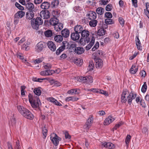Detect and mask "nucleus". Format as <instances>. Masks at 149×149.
<instances>
[{
  "label": "nucleus",
  "mask_w": 149,
  "mask_h": 149,
  "mask_svg": "<svg viewBox=\"0 0 149 149\" xmlns=\"http://www.w3.org/2000/svg\"><path fill=\"white\" fill-rule=\"evenodd\" d=\"M132 5L135 8H136L138 7L137 5V0H132Z\"/></svg>",
  "instance_id": "4d7b16f0"
},
{
  "label": "nucleus",
  "mask_w": 149,
  "mask_h": 149,
  "mask_svg": "<svg viewBox=\"0 0 149 149\" xmlns=\"http://www.w3.org/2000/svg\"><path fill=\"white\" fill-rule=\"evenodd\" d=\"M47 47V43L42 41H40L38 43L36 46V51L38 52L42 51Z\"/></svg>",
  "instance_id": "0eeeda50"
},
{
  "label": "nucleus",
  "mask_w": 149,
  "mask_h": 149,
  "mask_svg": "<svg viewBox=\"0 0 149 149\" xmlns=\"http://www.w3.org/2000/svg\"><path fill=\"white\" fill-rule=\"evenodd\" d=\"M47 130L46 129V127L45 126L42 128V134L44 136L43 137V138L45 139L47 135Z\"/></svg>",
  "instance_id": "79ce46f5"
},
{
  "label": "nucleus",
  "mask_w": 149,
  "mask_h": 149,
  "mask_svg": "<svg viewBox=\"0 0 149 149\" xmlns=\"http://www.w3.org/2000/svg\"><path fill=\"white\" fill-rule=\"evenodd\" d=\"M131 138V136L130 135H127L125 141L127 145L128 144Z\"/></svg>",
  "instance_id": "09e8293b"
},
{
  "label": "nucleus",
  "mask_w": 149,
  "mask_h": 149,
  "mask_svg": "<svg viewBox=\"0 0 149 149\" xmlns=\"http://www.w3.org/2000/svg\"><path fill=\"white\" fill-rule=\"evenodd\" d=\"M96 62L95 67L96 68H101L103 65V61L100 58L97 57L94 58Z\"/></svg>",
  "instance_id": "9d476101"
},
{
  "label": "nucleus",
  "mask_w": 149,
  "mask_h": 149,
  "mask_svg": "<svg viewBox=\"0 0 149 149\" xmlns=\"http://www.w3.org/2000/svg\"><path fill=\"white\" fill-rule=\"evenodd\" d=\"M97 23V21L95 19L91 20L89 22V25L91 26L95 27V26Z\"/></svg>",
  "instance_id": "f704fd0d"
},
{
  "label": "nucleus",
  "mask_w": 149,
  "mask_h": 149,
  "mask_svg": "<svg viewBox=\"0 0 149 149\" xmlns=\"http://www.w3.org/2000/svg\"><path fill=\"white\" fill-rule=\"evenodd\" d=\"M44 68L46 69H49L52 68V65L49 63H47V64L44 65Z\"/></svg>",
  "instance_id": "5fc2aeb1"
},
{
  "label": "nucleus",
  "mask_w": 149,
  "mask_h": 149,
  "mask_svg": "<svg viewBox=\"0 0 149 149\" xmlns=\"http://www.w3.org/2000/svg\"><path fill=\"white\" fill-rule=\"evenodd\" d=\"M65 135V139H70L71 138L68 132L66 131L64 133Z\"/></svg>",
  "instance_id": "680f3d73"
},
{
  "label": "nucleus",
  "mask_w": 149,
  "mask_h": 149,
  "mask_svg": "<svg viewBox=\"0 0 149 149\" xmlns=\"http://www.w3.org/2000/svg\"><path fill=\"white\" fill-rule=\"evenodd\" d=\"M140 104L142 106L143 108H145L146 107V105L144 102V100L142 99L140 100Z\"/></svg>",
  "instance_id": "864d4df0"
},
{
  "label": "nucleus",
  "mask_w": 149,
  "mask_h": 149,
  "mask_svg": "<svg viewBox=\"0 0 149 149\" xmlns=\"http://www.w3.org/2000/svg\"><path fill=\"white\" fill-rule=\"evenodd\" d=\"M138 68L135 65H133L130 69V72L133 74H135L137 72Z\"/></svg>",
  "instance_id": "c9c22d12"
},
{
  "label": "nucleus",
  "mask_w": 149,
  "mask_h": 149,
  "mask_svg": "<svg viewBox=\"0 0 149 149\" xmlns=\"http://www.w3.org/2000/svg\"><path fill=\"white\" fill-rule=\"evenodd\" d=\"M113 36L115 38L118 39L119 37V33L116 32L113 34Z\"/></svg>",
  "instance_id": "0e129e2a"
},
{
  "label": "nucleus",
  "mask_w": 149,
  "mask_h": 149,
  "mask_svg": "<svg viewBox=\"0 0 149 149\" xmlns=\"http://www.w3.org/2000/svg\"><path fill=\"white\" fill-rule=\"evenodd\" d=\"M112 5L111 4L107 5L106 7V10L107 11H110L112 8Z\"/></svg>",
  "instance_id": "8fccbe9b"
},
{
  "label": "nucleus",
  "mask_w": 149,
  "mask_h": 149,
  "mask_svg": "<svg viewBox=\"0 0 149 149\" xmlns=\"http://www.w3.org/2000/svg\"><path fill=\"white\" fill-rule=\"evenodd\" d=\"M135 42L136 47L139 50H141L142 47L141 45V43L138 36L136 37Z\"/></svg>",
  "instance_id": "4be33fe9"
},
{
  "label": "nucleus",
  "mask_w": 149,
  "mask_h": 149,
  "mask_svg": "<svg viewBox=\"0 0 149 149\" xmlns=\"http://www.w3.org/2000/svg\"><path fill=\"white\" fill-rule=\"evenodd\" d=\"M53 134L54 135V137L52 138V136H51L50 139L55 146H57L58 145L59 141L61 140V138L55 134Z\"/></svg>",
  "instance_id": "6e6552de"
},
{
  "label": "nucleus",
  "mask_w": 149,
  "mask_h": 149,
  "mask_svg": "<svg viewBox=\"0 0 149 149\" xmlns=\"http://www.w3.org/2000/svg\"><path fill=\"white\" fill-rule=\"evenodd\" d=\"M68 45H69V42L66 41H64L62 42V45L59 47L64 50L65 48L67 49V47L68 46Z\"/></svg>",
  "instance_id": "2f4dec72"
},
{
  "label": "nucleus",
  "mask_w": 149,
  "mask_h": 149,
  "mask_svg": "<svg viewBox=\"0 0 149 149\" xmlns=\"http://www.w3.org/2000/svg\"><path fill=\"white\" fill-rule=\"evenodd\" d=\"M96 12L99 15L103 14L104 11V9L102 7H98L96 9Z\"/></svg>",
  "instance_id": "4c0bfd02"
},
{
  "label": "nucleus",
  "mask_w": 149,
  "mask_h": 149,
  "mask_svg": "<svg viewBox=\"0 0 149 149\" xmlns=\"http://www.w3.org/2000/svg\"><path fill=\"white\" fill-rule=\"evenodd\" d=\"M29 102L32 107L40 110V106L41 104V102L38 97L35 95L33 96L31 94L28 95Z\"/></svg>",
  "instance_id": "f257e3e1"
},
{
  "label": "nucleus",
  "mask_w": 149,
  "mask_h": 149,
  "mask_svg": "<svg viewBox=\"0 0 149 149\" xmlns=\"http://www.w3.org/2000/svg\"><path fill=\"white\" fill-rule=\"evenodd\" d=\"M40 7L43 9H47L51 7L49 3L47 1H45L42 3L40 5Z\"/></svg>",
  "instance_id": "6ab92c4d"
},
{
  "label": "nucleus",
  "mask_w": 149,
  "mask_h": 149,
  "mask_svg": "<svg viewBox=\"0 0 149 149\" xmlns=\"http://www.w3.org/2000/svg\"><path fill=\"white\" fill-rule=\"evenodd\" d=\"M145 74L146 72L144 70H143L141 72L140 75L141 77H145Z\"/></svg>",
  "instance_id": "774afa93"
},
{
  "label": "nucleus",
  "mask_w": 149,
  "mask_h": 149,
  "mask_svg": "<svg viewBox=\"0 0 149 149\" xmlns=\"http://www.w3.org/2000/svg\"><path fill=\"white\" fill-rule=\"evenodd\" d=\"M93 116L91 115L89 116V118L87 120L86 123L88 124L90 126H91L93 123Z\"/></svg>",
  "instance_id": "c756f323"
},
{
  "label": "nucleus",
  "mask_w": 149,
  "mask_h": 149,
  "mask_svg": "<svg viewBox=\"0 0 149 149\" xmlns=\"http://www.w3.org/2000/svg\"><path fill=\"white\" fill-rule=\"evenodd\" d=\"M105 33L106 30L103 28L100 29L98 30L97 32L98 35L100 36H102L104 35Z\"/></svg>",
  "instance_id": "e433bc0d"
},
{
  "label": "nucleus",
  "mask_w": 149,
  "mask_h": 149,
  "mask_svg": "<svg viewBox=\"0 0 149 149\" xmlns=\"http://www.w3.org/2000/svg\"><path fill=\"white\" fill-rule=\"evenodd\" d=\"M54 104L57 106H61L62 105L58 101L56 100H55Z\"/></svg>",
  "instance_id": "69168bd1"
},
{
  "label": "nucleus",
  "mask_w": 149,
  "mask_h": 149,
  "mask_svg": "<svg viewBox=\"0 0 149 149\" xmlns=\"http://www.w3.org/2000/svg\"><path fill=\"white\" fill-rule=\"evenodd\" d=\"M19 112L25 118L30 120H32L33 115L29 110L20 105L17 106Z\"/></svg>",
  "instance_id": "f03ea898"
},
{
  "label": "nucleus",
  "mask_w": 149,
  "mask_h": 149,
  "mask_svg": "<svg viewBox=\"0 0 149 149\" xmlns=\"http://www.w3.org/2000/svg\"><path fill=\"white\" fill-rule=\"evenodd\" d=\"M67 55L65 54H62L60 57V60H63L65 58L67 57Z\"/></svg>",
  "instance_id": "052dcab7"
},
{
  "label": "nucleus",
  "mask_w": 149,
  "mask_h": 149,
  "mask_svg": "<svg viewBox=\"0 0 149 149\" xmlns=\"http://www.w3.org/2000/svg\"><path fill=\"white\" fill-rule=\"evenodd\" d=\"M54 40L56 41L60 42L62 41L63 38L61 35H56L54 37Z\"/></svg>",
  "instance_id": "473e14b6"
},
{
  "label": "nucleus",
  "mask_w": 149,
  "mask_h": 149,
  "mask_svg": "<svg viewBox=\"0 0 149 149\" xmlns=\"http://www.w3.org/2000/svg\"><path fill=\"white\" fill-rule=\"evenodd\" d=\"M83 61L82 60H81L80 58L79 59H74V62L75 64H76L77 65H78L80 64L81 63H82Z\"/></svg>",
  "instance_id": "3c124183"
},
{
  "label": "nucleus",
  "mask_w": 149,
  "mask_h": 149,
  "mask_svg": "<svg viewBox=\"0 0 149 149\" xmlns=\"http://www.w3.org/2000/svg\"><path fill=\"white\" fill-rule=\"evenodd\" d=\"M118 21L120 24L122 26H123L124 24L125 21L121 17H119L118 18Z\"/></svg>",
  "instance_id": "603ef678"
},
{
  "label": "nucleus",
  "mask_w": 149,
  "mask_h": 149,
  "mask_svg": "<svg viewBox=\"0 0 149 149\" xmlns=\"http://www.w3.org/2000/svg\"><path fill=\"white\" fill-rule=\"evenodd\" d=\"M40 15L41 17L44 19H47L49 18L50 16V14L48 10L42 11L40 12Z\"/></svg>",
  "instance_id": "1a4fd4ad"
},
{
  "label": "nucleus",
  "mask_w": 149,
  "mask_h": 149,
  "mask_svg": "<svg viewBox=\"0 0 149 149\" xmlns=\"http://www.w3.org/2000/svg\"><path fill=\"white\" fill-rule=\"evenodd\" d=\"M59 4L58 0H53L52 1L51 4H50L51 7L52 8H55L57 7Z\"/></svg>",
  "instance_id": "a878e982"
},
{
  "label": "nucleus",
  "mask_w": 149,
  "mask_h": 149,
  "mask_svg": "<svg viewBox=\"0 0 149 149\" xmlns=\"http://www.w3.org/2000/svg\"><path fill=\"white\" fill-rule=\"evenodd\" d=\"M147 89V85L146 83V82H144L143 85L142 87L141 91L142 93H144L146 92Z\"/></svg>",
  "instance_id": "37998d69"
},
{
  "label": "nucleus",
  "mask_w": 149,
  "mask_h": 149,
  "mask_svg": "<svg viewBox=\"0 0 149 149\" xmlns=\"http://www.w3.org/2000/svg\"><path fill=\"white\" fill-rule=\"evenodd\" d=\"M77 79L78 81L83 83H86L90 84L93 82V78L91 76L86 77L80 76Z\"/></svg>",
  "instance_id": "39448f33"
},
{
  "label": "nucleus",
  "mask_w": 149,
  "mask_h": 149,
  "mask_svg": "<svg viewBox=\"0 0 149 149\" xmlns=\"http://www.w3.org/2000/svg\"><path fill=\"white\" fill-rule=\"evenodd\" d=\"M127 101V98L126 96H121V102L122 103H125Z\"/></svg>",
  "instance_id": "13d9d810"
},
{
  "label": "nucleus",
  "mask_w": 149,
  "mask_h": 149,
  "mask_svg": "<svg viewBox=\"0 0 149 149\" xmlns=\"http://www.w3.org/2000/svg\"><path fill=\"white\" fill-rule=\"evenodd\" d=\"M54 29L57 31H58L61 30L63 28V24L58 22L54 26Z\"/></svg>",
  "instance_id": "b1692460"
},
{
  "label": "nucleus",
  "mask_w": 149,
  "mask_h": 149,
  "mask_svg": "<svg viewBox=\"0 0 149 149\" xmlns=\"http://www.w3.org/2000/svg\"><path fill=\"white\" fill-rule=\"evenodd\" d=\"M105 22L107 24H111L114 23V21L110 18L105 19Z\"/></svg>",
  "instance_id": "a19ab883"
},
{
  "label": "nucleus",
  "mask_w": 149,
  "mask_h": 149,
  "mask_svg": "<svg viewBox=\"0 0 149 149\" xmlns=\"http://www.w3.org/2000/svg\"><path fill=\"white\" fill-rule=\"evenodd\" d=\"M85 50L84 48L81 47H76L74 49V52L77 54H81L84 52Z\"/></svg>",
  "instance_id": "5701e85b"
},
{
  "label": "nucleus",
  "mask_w": 149,
  "mask_h": 149,
  "mask_svg": "<svg viewBox=\"0 0 149 149\" xmlns=\"http://www.w3.org/2000/svg\"><path fill=\"white\" fill-rule=\"evenodd\" d=\"M136 94L133 93L132 92L127 96V98L128 99L127 101L128 103L130 104H131L132 100L134 99L136 97Z\"/></svg>",
  "instance_id": "f8f14e48"
},
{
  "label": "nucleus",
  "mask_w": 149,
  "mask_h": 149,
  "mask_svg": "<svg viewBox=\"0 0 149 149\" xmlns=\"http://www.w3.org/2000/svg\"><path fill=\"white\" fill-rule=\"evenodd\" d=\"M15 6L17 8L21 10V11L24 9V7L17 2L15 3Z\"/></svg>",
  "instance_id": "a18cd8bd"
},
{
  "label": "nucleus",
  "mask_w": 149,
  "mask_h": 149,
  "mask_svg": "<svg viewBox=\"0 0 149 149\" xmlns=\"http://www.w3.org/2000/svg\"><path fill=\"white\" fill-rule=\"evenodd\" d=\"M43 23V20L40 17H37L36 19H33L31 21V24L32 28L36 30L38 29L39 26L42 25Z\"/></svg>",
  "instance_id": "20e7f679"
},
{
  "label": "nucleus",
  "mask_w": 149,
  "mask_h": 149,
  "mask_svg": "<svg viewBox=\"0 0 149 149\" xmlns=\"http://www.w3.org/2000/svg\"><path fill=\"white\" fill-rule=\"evenodd\" d=\"M59 22L58 19L57 18H51L49 21L50 24L54 26Z\"/></svg>",
  "instance_id": "cd10ccee"
},
{
  "label": "nucleus",
  "mask_w": 149,
  "mask_h": 149,
  "mask_svg": "<svg viewBox=\"0 0 149 149\" xmlns=\"http://www.w3.org/2000/svg\"><path fill=\"white\" fill-rule=\"evenodd\" d=\"M88 18L90 20L95 19L97 17V15L95 12L93 11L89 12L86 15Z\"/></svg>",
  "instance_id": "9b49d317"
},
{
  "label": "nucleus",
  "mask_w": 149,
  "mask_h": 149,
  "mask_svg": "<svg viewBox=\"0 0 149 149\" xmlns=\"http://www.w3.org/2000/svg\"><path fill=\"white\" fill-rule=\"evenodd\" d=\"M103 53L101 50H98L97 52L94 53L93 55L94 56V58H97V56H100L103 55Z\"/></svg>",
  "instance_id": "7c9ffc66"
},
{
  "label": "nucleus",
  "mask_w": 149,
  "mask_h": 149,
  "mask_svg": "<svg viewBox=\"0 0 149 149\" xmlns=\"http://www.w3.org/2000/svg\"><path fill=\"white\" fill-rule=\"evenodd\" d=\"M80 38L79 34L76 33L74 31V32L72 33L71 35V39L74 41H76L79 40Z\"/></svg>",
  "instance_id": "a211bd4d"
},
{
  "label": "nucleus",
  "mask_w": 149,
  "mask_h": 149,
  "mask_svg": "<svg viewBox=\"0 0 149 149\" xmlns=\"http://www.w3.org/2000/svg\"><path fill=\"white\" fill-rule=\"evenodd\" d=\"M91 126L89 125L86 123L84 125L83 128L84 129V132H87L91 127Z\"/></svg>",
  "instance_id": "c03bdc74"
},
{
  "label": "nucleus",
  "mask_w": 149,
  "mask_h": 149,
  "mask_svg": "<svg viewBox=\"0 0 149 149\" xmlns=\"http://www.w3.org/2000/svg\"><path fill=\"white\" fill-rule=\"evenodd\" d=\"M63 50L60 47H59L56 51V54L57 55H59L63 51Z\"/></svg>",
  "instance_id": "bf43d9fd"
},
{
  "label": "nucleus",
  "mask_w": 149,
  "mask_h": 149,
  "mask_svg": "<svg viewBox=\"0 0 149 149\" xmlns=\"http://www.w3.org/2000/svg\"><path fill=\"white\" fill-rule=\"evenodd\" d=\"M46 37H51L52 34V31L50 30H48L46 31L44 33Z\"/></svg>",
  "instance_id": "ea45409f"
},
{
  "label": "nucleus",
  "mask_w": 149,
  "mask_h": 149,
  "mask_svg": "<svg viewBox=\"0 0 149 149\" xmlns=\"http://www.w3.org/2000/svg\"><path fill=\"white\" fill-rule=\"evenodd\" d=\"M105 17L107 19L111 18L112 17V14L110 12H106L104 15Z\"/></svg>",
  "instance_id": "de8ad7c7"
},
{
  "label": "nucleus",
  "mask_w": 149,
  "mask_h": 149,
  "mask_svg": "<svg viewBox=\"0 0 149 149\" xmlns=\"http://www.w3.org/2000/svg\"><path fill=\"white\" fill-rule=\"evenodd\" d=\"M15 149H21V146L19 145V141H17L16 142Z\"/></svg>",
  "instance_id": "6e6d98bb"
},
{
  "label": "nucleus",
  "mask_w": 149,
  "mask_h": 149,
  "mask_svg": "<svg viewBox=\"0 0 149 149\" xmlns=\"http://www.w3.org/2000/svg\"><path fill=\"white\" fill-rule=\"evenodd\" d=\"M84 29L83 26L81 25H77L74 28V31L79 34L81 33Z\"/></svg>",
  "instance_id": "f3484780"
},
{
  "label": "nucleus",
  "mask_w": 149,
  "mask_h": 149,
  "mask_svg": "<svg viewBox=\"0 0 149 149\" xmlns=\"http://www.w3.org/2000/svg\"><path fill=\"white\" fill-rule=\"evenodd\" d=\"M61 34L63 37L64 38H67L69 36V31L68 29H64L61 31Z\"/></svg>",
  "instance_id": "412c9836"
},
{
  "label": "nucleus",
  "mask_w": 149,
  "mask_h": 149,
  "mask_svg": "<svg viewBox=\"0 0 149 149\" xmlns=\"http://www.w3.org/2000/svg\"><path fill=\"white\" fill-rule=\"evenodd\" d=\"M95 42V38L94 37H92L91 39V41L89 44L86 47V49L88 51L93 46Z\"/></svg>",
  "instance_id": "bb28decb"
},
{
  "label": "nucleus",
  "mask_w": 149,
  "mask_h": 149,
  "mask_svg": "<svg viewBox=\"0 0 149 149\" xmlns=\"http://www.w3.org/2000/svg\"><path fill=\"white\" fill-rule=\"evenodd\" d=\"M94 68V65L93 62L92 61H91L89 62V65L87 69L89 71H91L93 70Z\"/></svg>",
  "instance_id": "72a5a7b5"
},
{
  "label": "nucleus",
  "mask_w": 149,
  "mask_h": 149,
  "mask_svg": "<svg viewBox=\"0 0 149 149\" xmlns=\"http://www.w3.org/2000/svg\"><path fill=\"white\" fill-rule=\"evenodd\" d=\"M24 12L22 11H19L15 13L14 15L13 23L15 25L18 24L19 18H22L25 15Z\"/></svg>",
  "instance_id": "423d86ee"
},
{
  "label": "nucleus",
  "mask_w": 149,
  "mask_h": 149,
  "mask_svg": "<svg viewBox=\"0 0 149 149\" xmlns=\"http://www.w3.org/2000/svg\"><path fill=\"white\" fill-rule=\"evenodd\" d=\"M67 49H68L69 51L72 52L74 51L75 49L76 48V45L74 43H72L71 42H69V45H68Z\"/></svg>",
  "instance_id": "aec40b11"
},
{
  "label": "nucleus",
  "mask_w": 149,
  "mask_h": 149,
  "mask_svg": "<svg viewBox=\"0 0 149 149\" xmlns=\"http://www.w3.org/2000/svg\"><path fill=\"white\" fill-rule=\"evenodd\" d=\"M137 55V53H134L132 56H131L130 57V60H133Z\"/></svg>",
  "instance_id": "338daca9"
},
{
  "label": "nucleus",
  "mask_w": 149,
  "mask_h": 149,
  "mask_svg": "<svg viewBox=\"0 0 149 149\" xmlns=\"http://www.w3.org/2000/svg\"><path fill=\"white\" fill-rule=\"evenodd\" d=\"M102 147L109 149L113 148L115 147L114 145L110 142H105L104 143H102Z\"/></svg>",
  "instance_id": "ddd939ff"
},
{
  "label": "nucleus",
  "mask_w": 149,
  "mask_h": 149,
  "mask_svg": "<svg viewBox=\"0 0 149 149\" xmlns=\"http://www.w3.org/2000/svg\"><path fill=\"white\" fill-rule=\"evenodd\" d=\"M35 11L28 10L26 13V18L28 19H32L34 16V13Z\"/></svg>",
  "instance_id": "dca6fc26"
},
{
  "label": "nucleus",
  "mask_w": 149,
  "mask_h": 149,
  "mask_svg": "<svg viewBox=\"0 0 149 149\" xmlns=\"http://www.w3.org/2000/svg\"><path fill=\"white\" fill-rule=\"evenodd\" d=\"M89 31L85 29L81 33V38L79 42L81 45L84 46L90 41V38L89 37Z\"/></svg>",
  "instance_id": "7ed1b4c3"
},
{
  "label": "nucleus",
  "mask_w": 149,
  "mask_h": 149,
  "mask_svg": "<svg viewBox=\"0 0 149 149\" xmlns=\"http://www.w3.org/2000/svg\"><path fill=\"white\" fill-rule=\"evenodd\" d=\"M123 123L122 122H119L115 126L113 127V129L115 130L118 128L120 126L122 125L123 124Z\"/></svg>",
  "instance_id": "49530a36"
},
{
  "label": "nucleus",
  "mask_w": 149,
  "mask_h": 149,
  "mask_svg": "<svg viewBox=\"0 0 149 149\" xmlns=\"http://www.w3.org/2000/svg\"><path fill=\"white\" fill-rule=\"evenodd\" d=\"M47 45L51 51L53 52L55 51L56 49V46L53 42L48 41L47 43Z\"/></svg>",
  "instance_id": "4468645a"
},
{
  "label": "nucleus",
  "mask_w": 149,
  "mask_h": 149,
  "mask_svg": "<svg viewBox=\"0 0 149 149\" xmlns=\"http://www.w3.org/2000/svg\"><path fill=\"white\" fill-rule=\"evenodd\" d=\"M79 98L76 97H69L65 98V100L66 102L71 101L73 102L77 101Z\"/></svg>",
  "instance_id": "c85d7f7f"
},
{
  "label": "nucleus",
  "mask_w": 149,
  "mask_h": 149,
  "mask_svg": "<svg viewBox=\"0 0 149 149\" xmlns=\"http://www.w3.org/2000/svg\"><path fill=\"white\" fill-rule=\"evenodd\" d=\"M115 119L111 116H109L104 120V125H108L114 120Z\"/></svg>",
  "instance_id": "2eb2a0df"
},
{
  "label": "nucleus",
  "mask_w": 149,
  "mask_h": 149,
  "mask_svg": "<svg viewBox=\"0 0 149 149\" xmlns=\"http://www.w3.org/2000/svg\"><path fill=\"white\" fill-rule=\"evenodd\" d=\"M26 6L28 10L35 11V9L34 8V6L33 3L29 2L26 4Z\"/></svg>",
  "instance_id": "393cba45"
},
{
  "label": "nucleus",
  "mask_w": 149,
  "mask_h": 149,
  "mask_svg": "<svg viewBox=\"0 0 149 149\" xmlns=\"http://www.w3.org/2000/svg\"><path fill=\"white\" fill-rule=\"evenodd\" d=\"M127 93H129V91L127 89L124 90L122 92V95H123V96H126V95Z\"/></svg>",
  "instance_id": "e2e57ef3"
},
{
  "label": "nucleus",
  "mask_w": 149,
  "mask_h": 149,
  "mask_svg": "<svg viewBox=\"0 0 149 149\" xmlns=\"http://www.w3.org/2000/svg\"><path fill=\"white\" fill-rule=\"evenodd\" d=\"M40 87L35 88L34 90V94L38 97V96L41 94V92L40 90Z\"/></svg>",
  "instance_id": "58836bf2"
}]
</instances>
